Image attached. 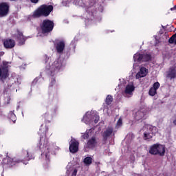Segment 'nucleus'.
Masks as SVG:
<instances>
[{
    "label": "nucleus",
    "mask_w": 176,
    "mask_h": 176,
    "mask_svg": "<svg viewBox=\"0 0 176 176\" xmlns=\"http://www.w3.org/2000/svg\"><path fill=\"white\" fill-rule=\"evenodd\" d=\"M45 58L46 63L45 72L48 75H51L52 77L65 68V59L63 58L59 57L54 62H50L52 61V58L47 56V55L45 56Z\"/></svg>",
    "instance_id": "obj_1"
},
{
    "label": "nucleus",
    "mask_w": 176,
    "mask_h": 176,
    "mask_svg": "<svg viewBox=\"0 0 176 176\" xmlns=\"http://www.w3.org/2000/svg\"><path fill=\"white\" fill-rule=\"evenodd\" d=\"M35 157L32 155V153L28 151H23V155L21 156V160H17L16 158H10L7 157L3 160V168H6V167H13L16 166L17 163H23V164H28L30 160H32Z\"/></svg>",
    "instance_id": "obj_2"
},
{
    "label": "nucleus",
    "mask_w": 176,
    "mask_h": 176,
    "mask_svg": "<svg viewBox=\"0 0 176 176\" xmlns=\"http://www.w3.org/2000/svg\"><path fill=\"white\" fill-rule=\"evenodd\" d=\"M38 148L42 152L41 157L44 160L49 162L50 159V147L49 146V141L47 138L43 136L41 137Z\"/></svg>",
    "instance_id": "obj_3"
},
{
    "label": "nucleus",
    "mask_w": 176,
    "mask_h": 176,
    "mask_svg": "<svg viewBox=\"0 0 176 176\" xmlns=\"http://www.w3.org/2000/svg\"><path fill=\"white\" fill-rule=\"evenodd\" d=\"M100 120V116L97 115V111H87L82 119V122L85 124H97Z\"/></svg>",
    "instance_id": "obj_4"
},
{
    "label": "nucleus",
    "mask_w": 176,
    "mask_h": 176,
    "mask_svg": "<svg viewBox=\"0 0 176 176\" xmlns=\"http://www.w3.org/2000/svg\"><path fill=\"white\" fill-rule=\"evenodd\" d=\"M52 10H53L52 6L43 5L34 12L32 16L34 18L41 17V16H49Z\"/></svg>",
    "instance_id": "obj_5"
},
{
    "label": "nucleus",
    "mask_w": 176,
    "mask_h": 176,
    "mask_svg": "<svg viewBox=\"0 0 176 176\" xmlns=\"http://www.w3.org/2000/svg\"><path fill=\"white\" fill-rule=\"evenodd\" d=\"M151 58L152 57L149 54L137 52L133 56V60H134L133 68H137V67H138V65L137 64V63H144L146 61H151Z\"/></svg>",
    "instance_id": "obj_6"
},
{
    "label": "nucleus",
    "mask_w": 176,
    "mask_h": 176,
    "mask_svg": "<svg viewBox=\"0 0 176 176\" xmlns=\"http://www.w3.org/2000/svg\"><path fill=\"white\" fill-rule=\"evenodd\" d=\"M143 131H144L143 135L144 140H151L157 133V128L151 124H145L143 127Z\"/></svg>",
    "instance_id": "obj_7"
},
{
    "label": "nucleus",
    "mask_w": 176,
    "mask_h": 176,
    "mask_svg": "<svg viewBox=\"0 0 176 176\" xmlns=\"http://www.w3.org/2000/svg\"><path fill=\"white\" fill-rule=\"evenodd\" d=\"M9 68H10V62L3 61L0 66V80L5 82L9 78Z\"/></svg>",
    "instance_id": "obj_8"
},
{
    "label": "nucleus",
    "mask_w": 176,
    "mask_h": 176,
    "mask_svg": "<svg viewBox=\"0 0 176 176\" xmlns=\"http://www.w3.org/2000/svg\"><path fill=\"white\" fill-rule=\"evenodd\" d=\"M149 153L151 155H159L160 156H164L166 153V148L164 146L159 144L152 145L149 148Z\"/></svg>",
    "instance_id": "obj_9"
},
{
    "label": "nucleus",
    "mask_w": 176,
    "mask_h": 176,
    "mask_svg": "<svg viewBox=\"0 0 176 176\" xmlns=\"http://www.w3.org/2000/svg\"><path fill=\"white\" fill-rule=\"evenodd\" d=\"M41 28L43 34H49V32L53 31V28H54V23L49 19H45L43 21L41 24Z\"/></svg>",
    "instance_id": "obj_10"
},
{
    "label": "nucleus",
    "mask_w": 176,
    "mask_h": 176,
    "mask_svg": "<svg viewBox=\"0 0 176 176\" xmlns=\"http://www.w3.org/2000/svg\"><path fill=\"white\" fill-rule=\"evenodd\" d=\"M134 90H135L134 83L133 82H129L125 86L123 95L124 97H126V98H130V97H133V93H134Z\"/></svg>",
    "instance_id": "obj_11"
},
{
    "label": "nucleus",
    "mask_w": 176,
    "mask_h": 176,
    "mask_svg": "<svg viewBox=\"0 0 176 176\" xmlns=\"http://www.w3.org/2000/svg\"><path fill=\"white\" fill-rule=\"evenodd\" d=\"M54 43L58 54H63V53H64V50H65V42L61 40H56Z\"/></svg>",
    "instance_id": "obj_12"
},
{
    "label": "nucleus",
    "mask_w": 176,
    "mask_h": 176,
    "mask_svg": "<svg viewBox=\"0 0 176 176\" xmlns=\"http://www.w3.org/2000/svg\"><path fill=\"white\" fill-rule=\"evenodd\" d=\"M149 74V69L145 65H140L139 67V72L136 74V79H140L141 78H145L146 75Z\"/></svg>",
    "instance_id": "obj_13"
},
{
    "label": "nucleus",
    "mask_w": 176,
    "mask_h": 176,
    "mask_svg": "<svg viewBox=\"0 0 176 176\" xmlns=\"http://www.w3.org/2000/svg\"><path fill=\"white\" fill-rule=\"evenodd\" d=\"M9 8H10L9 3L3 2L0 3L1 17H5V16H8V13H9Z\"/></svg>",
    "instance_id": "obj_14"
},
{
    "label": "nucleus",
    "mask_w": 176,
    "mask_h": 176,
    "mask_svg": "<svg viewBox=\"0 0 176 176\" xmlns=\"http://www.w3.org/2000/svg\"><path fill=\"white\" fill-rule=\"evenodd\" d=\"M69 149L72 153H76V152L79 150V142L75 140V138H72V140L69 142Z\"/></svg>",
    "instance_id": "obj_15"
},
{
    "label": "nucleus",
    "mask_w": 176,
    "mask_h": 176,
    "mask_svg": "<svg viewBox=\"0 0 176 176\" xmlns=\"http://www.w3.org/2000/svg\"><path fill=\"white\" fill-rule=\"evenodd\" d=\"M160 87V83H159V82H155L153 85V87H151L148 91L149 96H151V97L156 96L157 89H159Z\"/></svg>",
    "instance_id": "obj_16"
},
{
    "label": "nucleus",
    "mask_w": 176,
    "mask_h": 176,
    "mask_svg": "<svg viewBox=\"0 0 176 176\" xmlns=\"http://www.w3.org/2000/svg\"><path fill=\"white\" fill-rule=\"evenodd\" d=\"M3 45L6 49H13V47L16 45V42L14 40L8 38L4 41Z\"/></svg>",
    "instance_id": "obj_17"
},
{
    "label": "nucleus",
    "mask_w": 176,
    "mask_h": 176,
    "mask_svg": "<svg viewBox=\"0 0 176 176\" xmlns=\"http://www.w3.org/2000/svg\"><path fill=\"white\" fill-rule=\"evenodd\" d=\"M167 78L169 79H175L176 78V67L173 66L169 69L167 73Z\"/></svg>",
    "instance_id": "obj_18"
},
{
    "label": "nucleus",
    "mask_w": 176,
    "mask_h": 176,
    "mask_svg": "<svg viewBox=\"0 0 176 176\" xmlns=\"http://www.w3.org/2000/svg\"><path fill=\"white\" fill-rule=\"evenodd\" d=\"M113 134V129L112 127H108L107 129L103 132L102 137L104 140H108L111 135Z\"/></svg>",
    "instance_id": "obj_19"
},
{
    "label": "nucleus",
    "mask_w": 176,
    "mask_h": 176,
    "mask_svg": "<svg viewBox=\"0 0 176 176\" xmlns=\"http://www.w3.org/2000/svg\"><path fill=\"white\" fill-rule=\"evenodd\" d=\"M67 168V173L69 174L71 171H73L72 175L73 176H76V174L78 173V170H76L75 168H74V165L72 163L69 162L67 166H66Z\"/></svg>",
    "instance_id": "obj_20"
},
{
    "label": "nucleus",
    "mask_w": 176,
    "mask_h": 176,
    "mask_svg": "<svg viewBox=\"0 0 176 176\" xmlns=\"http://www.w3.org/2000/svg\"><path fill=\"white\" fill-rule=\"evenodd\" d=\"M134 118L137 121L145 119V113L144 112V110L142 109L140 111H138L134 115Z\"/></svg>",
    "instance_id": "obj_21"
},
{
    "label": "nucleus",
    "mask_w": 176,
    "mask_h": 176,
    "mask_svg": "<svg viewBox=\"0 0 176 176\" xmlns=\"http://www.w3.org/2000/svg\"><path fill=\"white\" fill-rule=\"evenodd\" d=\"M16 37L18 39L19 45L21 46V45H24V43L25 42V38L23 35V33H21L19 31H17V34Z\"/></svg>",
    "instance_id": "obj_22"
},
{
    "label": "nucleus",
    "mask_w": 176,
    "mask_h": 176,
    "mask_svg": "<svg viewBox=\"0 0 176 176\" xmlns=\"http://www.w3.org/2000/svg\"><path fill=\"white\" fill-rule=\"evenodd\" d=\"M93 131H94V128H91L89 131H87V133L82 135V138H84V140H87L89 137H91V135H93Z\"/></svg>",
    "instance_id": "obj_23"
},
{
    "label": "nucleus",
    "mask_w": 176,
    "mask_h": 176,
    "mask_svg": "<svg viewBox=\"0 0 176 176\" xmlns=\"http://www.w3.org/2000/svg\"><path fill=\"white\" fill-rule=\"evenodd\" d=\"M96 138H92L88 141L87 145L88 148H94L96 146Z\"/></svg>",
    "instance_id": "obj_24"
},
{
    "label": "nucleus",
    "mask_w": 176,
    "mask_h": 176,
    "mask_svg": "<svg viewBox=\"0 0 176 176\" xmlns=\"http://www.w3.org/2000/svg\"><path fill=\"white\" fill-rule=\"evenodd\" d=\"M56 89L57 87V83L56 82V78L54 77H52L50 82V90H52V88Z\"/></svg>",
    "instance_id": "obj_25"
},
{
    "label": "nucleus",
    "mask_w": 176,
    "mask_h": 176,
    "mask_svg": "<svg viewBox=\"0 0 176 176\" xmlns=\"http://www.w3.org/2000/svg\"><path fill=\"white\" fill-rule=\"evenodd\" d=\"M83 162L85 166H90L93 163V158L91 157H86Z\"/></svg>",
    "instance_id": "obj_26"
},
{
    "label": "nucleus",
    "mask_w": 176,
    "mask_h": 176,
    "mask_svg": "<svg viewBox=\"0 0 176 176\" xmlns=\"http://www.w3.org/2000/svg\"><path fill=\"white\" fill-rule=\"evenodd\" d=\"M43 118H44V119L45 120H52V119H53V116H52V114L50 113V111H47L45 113H44L43 115Z\"/></svg>",
    "instance_id": "obj_27"
},
{
    "label": "nucleus",
    "mask_w": 176,
    "mask_h": 176,
    "mask_svg": "<svg viewBox=\"0 0 176 176\" xmlns=\"http://www.w3.org/2000/svg\"><path fill=\"white\" fill-rule=\"evenodd\" d=\"M8 118H10V119L12 120V122H13V123H14L17 119L16 118V114H14L13 111H10L8 114Z\"/></svg>",
    "instance_id": "obj_28"
},
{
    "label": "nucleus",
    "mask_w": 176,
    "mask_h": 176,
    "mask_svg": "<svg viewBox=\"0 0 176 176\" xmlns=\"http://www.w3.org/2000/svg\"><path fill=\"white\" fill-rule=\"evenodd\" d=\"M58 111V107L57 106L54 107L50 111L51 116H56L57 115V111Z\"/></svg>",
    "instance_id": "obj_29"
},
{
    "label": "nucleus",
    "mask_w": 176,
    "mask_h": 176,
    "mask_svg": "<svg viewBox=\"0 0 176 176\" xmlns=\"http://www.w3.org/2000/svg\"><path fill=\"white\" fill-rule=\"evenodd\" d=\"M113 101V98H112V96L108 95L106 98V104L107 105H111Z\"/></svg>",
    "instance_id": "obj_30"
},
{
    "label": "nucleus",
    "mask_w": 176,
    "mask_h": 176,
    "mask_svg": "<svg viewBox=\"0 0 176 176\" xmlns=\"http://www.w3.org/2000/svg\"><path fill=\"white\" fill-rule=\"evenodd\" d=\"M47 131H49V128L47 126H45V131L42 130V129H40L38 134L40 135H42V134H43V135L46 137V135H47Z\"/></svg>",
    "instance_id": "obj_31"
},
{
    "label": "nucleus",
    "mask_w": 176,
    "mask_h": 176,
    "mask_svg": "<svg viewBox=\"0 0 176 176\" xmlns=\"http://www.w3.org/2000/svg\"><path fill=\"white\" fill-rule=\"evenodd\" d=\"M169 43L176 45V34H174L172 36L169 40H168Z\"/></svg>",
    "instance_id": "obj_32"
},
{
    "label": "nucleus",
    "mask_w": 176,
    "mask_h": 176,
    "mask_svg": "<svg viewBox=\"0 0 176 176\" xmlns=\"http://www.w3.org/2000/svg\"><path fill=\"white\" fill-rule=\"evenodd\" d=\"M95 6H97L96 9L98 12H100V13L102 12V10H104V7H102V6L98 4H95Z\"/></svg>",
    "instance_id": "obj_33"
},
{
    "label": "nucleus",
    "mask_w": 176,
    "mask_h": 176,
    "mask_svg": "<svg viewBox=\"0 0 176 176\" xmlns=\"http://www.w3.org/2000/svg\"><path fill=\"white\" fill-rule=\"evenodd\" d=\"M122 118H119L116 124V128L119 129V127H122Z\"/></svg>",
    "instance_id": "obj_34"
},
{
    "label": "nucleus",
    "mask_w": 176,
    "mask_h": 176,
    "mask_svg": "<svg viewBox=\"0 0 176 176\" xmlns=\"http://www.w3.org/2000/svg\"><path fill=\"white\" fill-rule=\"evenodd\" d=\"M91 23H93L92 20H90L89 19L85 20V25H90V24H91Z\"/></svg>",
    "instance_id": "obj_35"
},
{
    "label": "nucleus",
    "mask_w": 176,
    "mask_h": 176,
    "mask_svg": "<svg viewBox=\"0 0 176 176\" xmlns=\"http://www.w3.org/2000/svg\"><path fill=\"white\" fill-rule=\"evenodd\" d=\"M32 3H38L39 0H30Z\"/></svg>",
    "instance_id": "obj_36"
},
{
    "label": "nucleus",
    "mask_w": 176,
    "mask_h": 176,
    "mask_svg": "<svg viewBox=\"0 0 176 176\" xmlns=\"http://www.w3.org/2000/svg\"><path fill=\"white\" fill-rule=\"evenodd\" d=\"M10 102V97H8V98H7L6 104H9Z\"/></svg>",
    "instance_id": "obj_37"
},
{
    "label": "nucleus",
    "mask_w": 176,
    "mask_h": 176,
    "mask_svg": "<svg viewBox=\"0 0 176 176\" xmlns=\"http://www.w3.org/2000/svg\"><path fill=\"white\" fill-rule=\"evenodd\" d=\"M36 82H38V78H36V79L34 80V81H33V82H32L33 85L35 84V83H36Z\"/></svg>",
    "instance_id": "obj_38"
},
{
    "label": "nucleus",
    "mask_w": 176,
    "mask_h": 176,
    "mask_svg": "<svg viewBox=\"0 0 176 176\" xmlns=\"http://www.w3.org/2000/svg\"><path fill=\"white\" fill-rule=\"evenodd\" d=\"M173 124L176 126V116L175 120H173Z\"/></svg>",
    "instance_id": "obj_39"
},
{
    "label": "nucleus",
    "mask_w": 176,
    "mask_h": 176,
    "mask_svg": "<svg viewBox=\"0 0 176 176\" xmlns=\"http://www.w3.org/2000/svg\"><path fill=\"white\" fill-rule=\"evenodd\" d=\"M175 9H176V6H175V7L170 8V10H175Z\"/></svg>",
    "instance_id": "obj_40"
},
{
    "label": "nucleus",
    "mask_w": 176,
    "mask_h": 176,
    "mask_svg": "<svg viewBox=\"0 0 176 176\" xmlns=\"http://www.w3.org/2000/svg\"><path fill=\"white\" fill-rule=\"evenodd\" d=\"M132 162H134V157H132Z\"/></svg>",
    "instance_id": "obj_41"
},
{
    "label": "nucleus",
    "mask_w": 176,
    "mask_h": 176,
    "mask_svg": "<svg viewBox=\"0 0 176 176\" xmlns=\"http://www.w3.org/2000/svg\"><path fill=\"white\" fill-rule=\"evenodd\" d=\"M1 55H3V54H4V53H3V52H1Z\"/></svg>",
    "instance_id": "obj_42"
},
{
    "label": "nucleus",
    "mask_w": 176,
    "mask_h": 176,
    "mask_svg": "<svg viewBox=\"0 0 176 176\" xmlns=\"http://www.w3.org/2000/svg\"><path fill=\"white\" fill-rule=\"evenodd\" d=\"M19 108H20V107H19V106H18V107H17V109H19Z\"/></svg>",
    "instance_id": "obj_43"
},
{
    "label": "nucleus",
    "mask_w": 176,
    "mask_h": 176,
    "mask_svg": "<svg viewBox=\"0 0 176 176\" xmlns=\"http://www.w3.org/2000/svg\"><path fill=\"white\" fill-rule=\"evenodd\" d=\"M1 176H3V174H1Z\"/></svg>",
    "instance_id": "obj_44"
}]
</instances>
